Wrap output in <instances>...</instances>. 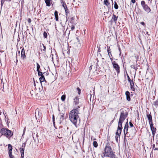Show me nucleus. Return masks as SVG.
<instances>
[{
  "instance_id": "nucleus-1",
  "label": "nucleus",
  "mask_w": 158,
  "mask_h": 158,
  "mask_svg": "<svg viewBox=\"0 0 158 158\" xmlns=\"http://www.w3.org/2000/svg\"><path fill=\"white\" fill-rule=\"evenodd\" d=\"M80 106H77L71 110L69 114V118L71 121L76 127L77 123L78 121L80 122V120L78 115L79 114Z\"/></svg>"
},
{
  "instance_id": "nucleus-2",
  "label": "nucleus",
  "mask_w": 158,
  "mask_h": 158,
  "mask_svg": "<svg viewBox=\"0 0 158 158\" xmlns=\"http://www.w3.org/2000/svg\"><path fill=\"white\" fill-rule=\"evenodd\" d=\"M103 154L104 157H107L110 158H117L115 157L114 152L110 147L108 144H107L104 150Z\"/></svg>"
},
{
  "instance_id": "nucleus-3",
  "label": "nucleus",
  "mask_w": 158,
  "mask_h": 158,
  "mask_svg": "<svg viewBox=\"0 0 158 158\" xmlns=\"http://www.w3.org/2000/svg\"><path fill=\"white\" fill-rule=\"evenodd\" d=\"M0 132L2 135H4L8 138H10L13 135V133L11 131L6 128H2Z\"/></svg>"
},
{
  "instance_id": "nucleus-4",
  "label": "nucleus",
  "mask_w": 158,
  "mask_h": 158,
  "mask_svg": "<svg viewBox=\"0 0 158 158\" xmlns=\"http://www.w3.org/2000/svg\"><path fill=\"white\" fill-rule=\"evenodd\" d=\"M141 5L142 7L143 10L147 13H148L151 11V9L148 6V5L146 4L144 1H142L141 2Z\"/></svg>"
},
{
  "instance_id": "nucleus-5",
  "label": "nucleus",
  "mask_w": 158,
  "mask_h": 158,
  "mask_svg": "<svg viewBox=\"0 0 158 158\" xmlns=\"http://www.w3.org/2000/svg\"><path fill=\"white\" fill-rule=\"evenodd\" d=\"M112 64L114 69L116 71L117 74H119L120 73V66L115 61L112 60Z\"/></svg>"
},
{
  "instance_id": "nucleus-6",
  "label": "nucleus",
  "mask_w": 158,
  "mask_h": 158,
  "mask_svg": "<svg viewBox=\"0 0 158 158\" xmlns=\"http://www.w3.org/2000/svg\"><path fill=\"white\" fill-rule=\"evenodd\" d=\"M128 122H127L125 125L124 128V138L125 139L126 136L129 137L130 136L129 132H128Z\"/></svg>"
},
{
  "instance_id": "nucleus-7",
  "label": "nucleus",
  "mask_w": 158,
  "mask_h": 158,
  "mask_svg": "<svg viewBox=\"0 0 158 158\" xmlns=\"http://www.w3.org/2000/svg\"><path fill=\"white\" fill-rule=\"evenodd\" d=\"M26 143H23L22 145V148H20V153L21 154V156L20 158H24V148L25 146Z\"/></svg>"
},
{
  "instance_id": "nucleus-8",
  "label": "nucleus",
  "mask_w": 158,
  "mask_h": 158,
  "mask_svg": "<svg viewBox=\"0 0 158 158\" xmlns=\"http://www.w3.org/2000/svg\"><path fill=\"white\" fill-rule=\"evenodd\" d=\"M123 122V121L119 120L118 126V127L117 130L116 132V134L118 133V132L119 133H121L122 131V124Z\"/></svg>"
},
{
  "instance_id": "nucleus-9",
  "label": "nucleus",
  "mask_w": 158,
  "mask_h": 158,
  "mask_svg": "<svg viewBox=\"0 0 158 158\" xmlns=\"http://www.w3.org/2000/svg\"><path fill=\"white\" fill-rule=\"evenodd\" d=\"M127 117V116L125 115V112L124 111H122L121 113L119 119V120L122 121H123Z\"/></svg>"
},
{
  "instance_id": "nucleus-10",
  "label": "nucleus",
  "mask_w": 158,
  "mask_h": 158,
  "mask_svg": "<svg viewBox=\"0 0 158 158\" xmlns=\"http://www.w3.org/2000/svg\"><path fill=\"white\" fill-rule=\"evenodd\" d=\"M151 130L152 131V135L153 137H154V135L156 133V128H155L153 126V123L150 124Z\"/></svg>"
},
{
  "instance_id": "nucleus-11",
  "label": "nucleus",
  "mask_w": 158,
  "mask_h": 158,
  "mask_svg": "<svg viewBox=\"0 0 158 158\" xmlns=\"http://www.w3.org/2000/svg\"><path fill=\"white\" fill-rule=\"evenodd\" d=\"M21 57L24 60L26 58V56L25 55V50L24 48H23L21 50Z\"/></svg>"
},
{
  "instance_id": "nucleus-12",
  "label": "nucleus",
  "mask_w": 158,
  "mask_h": 158,
  "mask_svg": "<svg viewBox=\"0 0 158 158\" xmlns=\"http://www.w3.org/2000/svg\"><path fill=\"white\" fill-rule=\"evenodd\" d=\"M129 82L130 83V85H131V89L132 91H135V88H134V83L133 81L132 80Z\"/></svg>"
},
{
  "instance_id": "nucleus-13",
  "label": "nucleus",
  "mask_w": 158,
  "mask_h": 158,
  "mask_svg": "<svg viewBox=\"0 0 158 158\" xmlns=\"http://www.w3.org/2000/svg\"><path fill=\"white\" fill-rule=\"evenodd\" d=\"M130 93L128 91H127L125 92V94L126 96L127 100L128 101H130L131 100V98L130 97Z\"/></svg>"
},
{
  "instance_id": "nucleus-14",
  "label": "nucleus",
  "mask_w": 158,
  "mask_h": 158,
  "mask_svg": "<svg viewBox=\"0 0 158 158\" xmlns=\"http://www.w3.org/2000/svg\"><path fill=\"white\" fill-rule=\"evenodd\" d=\"M147 116L148 119L149 124H151L152 123V117L150 114H147Z\"/></svg>"
},
{
  "instance_id": "nucleus-15",
  "label": "nucleus",
  "mask_w": 158,
  "mask_h": 158,
  "mask_svg": "<svg viewBox=\"0 0 158 158\" xmlns=\"http://www.w3.org/2000/svg\"><path fill=\"white\" fill-rule=\"evenodd\" d=\"M121 133H119V132L116 134V135L115 136V139L117 143H118L119 141V139L120 138V136Z\"/></svg>"
},
{
  "instance_id": "nucleus-16",
  "label": "nucleus",
  "mask_w": 158,
  "mask_h": 158,
  "mask_svg": "<svg viewBox=\"0 0 158 158\" xmlns=\"http://www.w3.org/2000/svg\"><path fill=\"white\" fill-rule=\"evenodd\" d=\"M76 39L77 40V42L75 44V45L78 47H80L81 46V45L79 39L77 37Z\"/></svg>"
},
{
  "instance_id": "nucleus-17",
  "label": "nucleus",
  "mask_w": 158,
  "mask_h": 158,
  "mask_svg": "<svg viewBox=\"0 0 158 158\" xmlns=\"http://www.w3.org/2000/svg\"><path fill=\"white\" fill-rule=\"evenodd\" d=\"M79 102V99L78 98L76 97L74 99V102L75 105H77Z\"/></svg>"
},
{
  "instance_id": "nucleus-18",
  "label": "nucleus",
  "mask_w": 158,
  "mask_h": 158,
  "mask_svg": "<svg viewBox=\"0 0 158 158\" xmlns=\"http://www.w3.org/2000/svg\"><path fill=\"white\" fill-rule=\"evenodd\" d=\"M118 18V16H116L114 14L112 16V20L114 22L116 23L117 22Z\"/></svg>"
},
{
  "instance_id": "nucleus-19",
  "label": "nucleus",
  "mask_w": 158,
  "mask_h": 158,
  "mask_svg": "<svg viewBox=\"0 0 158 158\" xmlns=\"http://www.w3.org/2000/svg\"><path fill=\"white\" fill-rule=\"evenodd\" d=\"M39 79L40 82L41 83V84H42V82H43L45 81L44 76H42Z\"/></svg>"
},
{
  "instance_id": "nucleus-20",
  "label": "nucleus",
  "mask_w": 158,
  "mask_h": 158,
  "mask_svg": "<svg viewBox=\"0 0 158 158\" xmlns=\"http://www.w3.org/2000/svg\"><path fill=\"white\" fill-rule=\"evenodd\" d=\"M54 15L55 18L56 20V21H58V12L57 11H55L54 13Z\"/></svg>"
},
{
  "instance_id": "nucleus-21",
  "label": "nucleus",
  "mask_w": 158,
  "mask_h": 158,
  "mask_svg": "<svg viewBox=\"0 0 158 158\" xmlns=\"http://www.w3.org/2000/svg\"><path fill=\"white\" fill-rule=\"evenodd\" d=\"M58 116L60 117V121L59 122V123L60 124L61 123V121L64 119V115L60 114H59Z\"/></svg>"
},
{
  "instance_id": "nucleus-22",
  "label": "nucleus",
  "mask_w": 158,
  "mask_h": 158,
  "mask_svg": "<svg viewBox=\"0 0 158 158\" xmlns=\"http://www.w3.org/2000/svg\"><path fill=\"white\" fill-rule=\"evenodd\" d=\"M45 2L47 6H51L50 0H45Z\"/></svg>"
},
{
  "instance_id": "nucleus-23",
  "label": "nucleus",
  "mask_w": 158,
  "mask_h": 158,
  "mask_svg": "<svg viewBox=\"0 0 158 158\" xmlns=\"http://www.w3.org/2000/svg\"><path fill=\"white\" fill-rule=\"evenodd\" d=\"M8 152H12V145L10 144L8 145Z\"/></svg>"
},
{
  "instance_id": "nucleus-24",
  "label": "nucleus",
  "mask_w": 158,
  "mask_h": 158,
  "mask_svg": "<svg viewBox=\"0 0 158 158\" xmlns=\"http://www.w3.org/2000/svg\"><path fill=\"white\" fill-rule=\"evenodd\" d=\"M104 4L106 6H108L110 4L109 2L107 0H104Z\"/></svg>"
},
{
  "instance_id": "nucleus-25",
  "label": "nucleus",
  "mask_w": 158,
  "mask_h": 158,
  "mask_svg": "<svg viewBox=\"0 0 158 158\" xmlns=\"http://www.w3.org/2000/svg\"><path fill=\"white\" fill-rule=\"evenodd\" d=\"M8 154L9 155V156L10 158H13L14 156L12 155V152H8Z\"/></svg>"
},
{
  "instance_id": "nucleus-26",
  "label": "nucleus",
  "mask_w": 158,
  "mask_h": 158,
  "mask_svg": "<svg viewBox=\"0 0 158 158\" xmlns=\"http://www.w3.org/2000/svg\"><path fill=\"white\" fill-rule=\"evenodd\" d=\"M131 68L134 69H135L136 71L137 69L138 68L137 66H136L135 65H132L131 66Z\"/></svg>"
},
{
  "instance_id": "nucleus-27",
  "label": "nucleus",
  "mask_w": 158,
  "mask_h": 158,
  "mask_svg": "<svg viewBox=\"0 0 158 158\" xmlns=\"http://www.w3.org/2000/svg\"><path fill=\"white\" fill-rule=\"evenodd\" d=\"M65 98H66L65 95H64L62 96L61 97V100H62V101H64L65 100Z\"/></svg>"
},
{
  "instance_id": "nucleus-28",
  "label": "nucleus",
  "mask_w": 158,
  "mask_h": 158,
  "mask_svg": "<svg viewBox=\"0 0 158 158\" xmlns=\"http://www.w3.org/2000/svg\"><path fill=\"white\" fill-rule=\"evenodd\" d=\"M114 8L116 9H117L118 7V5H117V3L115 2H114Z\"/></svg>"
},
{
  "instance_id": "nucleus-29",
  "label": "nucleus",
  "mask_w": 158,
  "mask_h": 158,
  "mask_svg": "<svg viewBox=\"0 0 158 158\" xmlns=\"http://www.w3.org/2000/svg\"><path fill=\"white\" fill-rule=\"evenodd\" d=\"M93 146L95 148L98 146V143L96 141H94L93 142Z\"/></svg>"
},
{
  "instance_id": "nucleus-30",
  "label": "nucleus",
  "mask_w": 158,
  "mask_h": 158,
  "mask_svg": "<svg viewBox=\"0 0 158 158\" xmlns=\"http://www.w3.org/2000/svg\"><path fill=\"white\" fill-rule=\"evenodd\" d=\"M65 10L66 17V18H67V17L68 16V14L69 13V12L68 9Z\"/></svg>"
},
{
  "instance_id": "nucleus-31",
  "label": "nucleus",
  "mask_w": 158,
  "mask_h": 158,
  "mask_svg": "<svg viewBox=\"0 0 158 158\" xmlns=\"http://www.w3.org/2000/svg\"><path fill=\"white\" fill-rule=\"evenodd\" d=\"M44 37V38H47V34L46 32L44 31L43 33Z\"/></svg>"
},
{
  "instance_id": "nucleus-32",
  "label": "nucleus",
  "mask_w": 158,
  "mask_h": 158,
  "mask_svg": "<svg viewBox=\"0 0 158 158\" xmlns=\"http://www.w3.org/2000/svg\"><path fill=\"white\" fill-rule=\"evenodd\" d=\"M40 65L38 63H37V71H40Z\"/></svg>"
},
{
  "instance_id": "nucleus-33",
  "label": "nucleus",
  "mask_w": 158,
  "mask_h": 158,
  "mask_svg": "<svg viewBox=\"0 0 158 158\" xmlns=\"http://www.w3.org/2000/svg\"><path fill=\"white\" fill-rule=\"evenodd\" d=\"M38 75L39 76H44L42 74V72H40V71H38Z\"/></svg>"
},
{
  "instance_id": "nucleus-34",
  "label": "nucleus",
  "mask_w": 158,
  "mask_h": 158,
  "mask_svg": "<svg viewBox=\"0 0 158 158\" xmlns=\"http://www.w3.org/2000/svg\"><path fill=\"white\" fill-rule=\"evenodd\" d=\"M62 6L63 7L64 10L68 9L66 4H64V5H62Z\"/></svg>"
},
{
  "instance_id": "nucleus-35",
  "label": "nucleus",
  "mask_w": 158,
  "mask_h": 158,
  "mask_svg": "<svg viewBox=\"0 0 158 158\" xmlns=\"http://www.w3.org/2000/svg\"><path fill=\"white\" fill-rule=\"evenodd\" d=\"M154 105L155 106L158 105V100H156L154 102Z\"/></svg>"
},
{
  "instance_id": "nucleus-36",
  "label": "nucleus",
  "mask_w": 158,
  "mask_h": 158,
  "mask_svg": "<svg viewBox=\"0 0 158 158\" xmlns=\"http://www.w3.org/2000/svg\"><path fill=\"white\" fill-rule=\"evenodd\" d=\"M77 90L78 94L80 95L81 94V89L78 87H77Z\"/></svg>"
},
{
  "instance_id": "nucleus-37",
  "label": "nucleus",
  "mask_w": 158,
  "mask_h": 158,
  "mask_svg": "<svg viewBox=\"0 0 158 158\" xmlns=\"http://www.w3.org/2000/svg\"><path fill=\"white\" fill-rule=\"evenodd\" d=\"M110 48H108L107 49V52L108 53L109 55V56H110Z\"/></svg>"
},
{
  "instance_id": "nucleus-38",
  "label": "nucleus",
  "mask_w": 158,
  "mask_h": 158,
  "mask_svg": "<svg viewBox=\"0 0 158 158\" xmlns=\"http://www.w3.org/2000/svg\"><path fill=\"white\" fill-rule=\"evenodd\" d=\"M43 46L44 49H43V51H44V52H45L46 51V46L44 45V44H43Z\"/></svg>"
},
{
  "instance_id": "nucleus-39",
  "label": "nucleus",
  "mask_w": 158,
  "mask_h": 158,
  "mask_svg": "<svg viewBox=\"0 0 158 158\" xmlns=\"http://www.w3.org/2000/svg\"><path fill=\"white\" fill-rule=\"evenodd\" d=\"M61 3L62 4V5H64V4H66V3L64 2L63 0H60Z\"/></svg>"
},
{
  "instance_id": "nucleus-40",
  "label": "nucleus",
  "mask_w": 158,
  "mask_h": 158,
  "mask_svg": "<svg viewBox=\"0 0 158 158\" xmlns=\"http://www.w3.org/2000/svg\"><path fill=\"white\" fill-rule=\"evenodd\" d=\"M127 77L128 80V81H131L132 80H131L130 79V77H129V76H128V75H127Z\"/></svg>"
},
{
  "instance_id": "nucleus-41",
  "label": "nucleus",
  "mask_w": 158,
  "mask_h": 158,
  "mask_svg": "<svg viewBox=\"0 0 158 158\" xmlns=\"http://www.w3.org/2000/svg\"><path fill=\"white\" fill-rule=\"evenodd\" d=\"M129 124L131 127H132L133 126V124L131 122H130Z\"/></svg>"
},
{
  "instance_id": "nucleus-42",
  "label": "nucleus",
  "mask_w": 158,
  "mask_h": 158,
  "mask_svg": "<svg viewBox=\"0 0 158 158\" xmlns=\"http://www.w3.org/2000/svg\"><path fill=\"white\" fill-rule=\"evenodd\" d=\"M156 143H157V142H158V135H157L156 136Z\"/></svg>"
},
{
  "instance_id": "nucleus-43",
  "label": "nucleus",
  "mask_w": 158,
  "mask_h": 158,
  "mask_svg": "<svg viewBox=\"0 0 158 158\" xmlns=\"http://www.w3.org/2000/svg\"><path fill=\"white\" fill-rule=\"evenodd\" d=\"M54 119H55L54 116V115H53V116H52V120H53V123L54 124V123H55Z\"/></svg>"
},
{
  "instance_id": "nucleus-44",
  "label": "nucleus",
  "mask_w": 158,
  "mask_h": 158,
  "mask_svg": "<svg viewBox=\"0 0 158 158\" xmlns=\"http://www.w3.org/2000/svg\"><path fill=\"white\" fill-rule=\"evenodd\" d=\"M75 28V27L73 26H72L71 27V30H73Z\"/></svg>"
},
{
  "instance_id": "nucleus-45",
  "label": "nucleus",
  "mask_w": 158,
  "mask_h": 158,
  "mask_svg": "<svg viewBox=\"0 0 158 158\" xmlns=\"http://www.w3.org/2000/svg\"><path fill=\"white\" fill-rule=\"evenodd\" d=\"M118 50H119V51L120 52V54H121V49H120V47L119 46H118Z\"/></svg>"
},
{
  "instance_id": "nucleus-46",
  "label": "nucleus",
  "mask_w": 158,
  "mask_h": 158,
  "mask_svg": "<svg viewBox=\"0 0 158 158\" xmlns=\"http://www.w3.org/2000/svg\"><path fill=\"white\" fill-rule=\"evenodd\" d=\"M28 23H31V19L30 18H29L28 19Z\"/></svg>"
},
{
  "instance_id": "nucleus-47",
  "label": "nucleus",
  "mask_w": 158,
  "mask_h": 158,
  "mask_svg": "<svg viewBox=\"0 0 158 158\" xmlns=\"http://www.w3.org/2000/svg\"><path fill=\"white\" fill-rule=\"evenodd\" d=\"M135 2V0H131V2L132 3H134Z\"/></svg>"
},
{
  "instance_id": "nucleus-48",
  "label": "nucleus",
  "mask_w": 158,
  "mask_h": 158,
  "mask_svg": "<svg viewBox=\"0 0 158 158\" xmlns=\"http://www.w3.org/2000/svg\"><path fill=\"white\" fill-rule=\"evenodd\" d=\"M143 26H145V24L144 22H142L140 23Z\"/></svg>"
},
{
  "instance_id": "nucleus-49",
  "label": "nucleus",
  "mask_w": 158,
  "mask_h": 158,
  "mask_svg": "<svg viewBox=\"0 0 158 158\" xmlns=\"http://www.w3.org/2000/svg\"><path fill=\"white\" fill-rule=\"evenodd\" d=\"M26 128H24V130H23V135L24 134V133H25V130H26Z\"/></svg>"
},
{
  "instance_id": "nucleus-50",
  "label": "nucleus",
  "mask_w": 158,
  "mask_h": 158,
  "mask_svg": "<svg viewBox=\"0 0 158 158\" xmlns=\"http://www.w3.org/2000/svg\"><path fill=\"white\" fill-rule=\"evenodd\" d=\"M155 150H158V148H156L154 149Z\"/></svg>"
},
{
  "instance_id": "nucleus-51",
  "label": "nucleus",
  "mask_w": 158,
  "mask_h": 158,
  "mask_svg": "<svg viewBox=\"0 0 158 158\" xmlns=\"http://www.w3.org/2000/svg\"><path fill=\"white\" fill-rule=\"evenodd\" d=\"M71 19L72 20H73L74 19V17H72L71 18Z\"/></svg>"
},
{
  "instance_id": "nucleus-52",
  "label": "nucleus",
  "mask_w": 158,
  "mask_h": 158,
  "mask_svg": "<svg viewBox=\"0 0 158 158\" xmlns=\"http://www.w3.org/2000/svg\"><path fill=\"white\" fill-rule=\"evenodd\" d=\"M155 144H153V148H155Z\"/></svg>"
},
{
  "instance_id": "nucleus-53",
  "label": "nucleus",
  "mask_w": 158,
  "mask_h": 158,
  "mask_svg": "<svg viewBox=\"0 0 158 158\" xmlns=\"http://www.w3.org/2000/svg\"><path fill=\"white\" fill-rule=\"evenodd\" d=\"M110 55H111V56H112V55H111V53H110ZM109 57H110V56Z\"/></svg>"
},
{
  "instance_id": "nucleus-54",
  "label": "nucleus",
  "mask_w": 158,
  "mask_h": 158,
  "mask_svg": "<svg viewBox=\"0 0 158 158\" xmlns=\"http://www.w3.org/2000/svg\"><path fill=\"white\" fill-rule=\"evenodd\" d=\"M35 82H34V85L35 86Z\"/></svg>"
},
{
  "instance_id": "nucleus-55",
  "label": "nucleus",
  "mask_w": 158,
  "mask_h": 158,
  "mask_svg": "<svg viewBox=\"0 0 158 158\" xmlns=\"http://www.w3.org/2000/svg\"><path fill=\"white\" fill-rule=\"evenodd\" d=\"M18 53H19V54L20 53V51H19L18 52Z\"/></svg>"
},
{
  "instance_id": "nucleus-56",
  "label": "nucleus",
  "mask_w": 158,
  "mask_h": 158,
  "mask_svg": "<svg viewBox=\"0 0 158 158\" xmlns=\"http://www.w3.org/2000/svg\"><path fill=\"white\" fill-rule=\"evenodd\" d=\"M33 92V90H32V91H31V92Z\"/></svg>"
},
{
  "instance_id": "nucleus-57",
  "label": "nucleus",
  "mask_w": 158,
  "mask_h": 158,
  "mask_svg": "<svg viewBox=\"0 0 158 158\" xmlns=\"http://www.w3.org/2000/svg\"><path fill=\"white\" fill-rule=\"evenodd\" d=\"M31 95H32V96L33 95V94L32 93L31 94Z\"/></svg>"
},
{
  "instance_id": "nucleus-58",
  "label": "nucleus",
  "mask_w": 158,
  "mask_h": 158,
  "mask_svg": "<svg viewBox=\"0 0 158 158\" xmlns=\"http://www.w3.org/2000/svg\"><path fill=\"white\" fill-rule=\"evenodd\" d=\"M148 32H147V34H148Z\"/></svg>"
},
{
  "instance_id": "nucleus-59",
  "label": "nucleus",
  "mask_w": 158,
  "mask_h": 158,
  "mask_svg": "<svg viewBox=\"0 0 158 158\" xmlns=\"http://www.w3.org/2000/svg\"><path fill=\"white\" fill-rule=\"evenodd\" d=\"M134 128L135 129V128L134 127Z\"/></svg>"
},
{
  "instance_id": "nucleus-60",
  "label": "nucleus",
  "mask_w": 158,
  "mask_h": 158,
  "mask_svg": "<svg viewBox=\"0 0 158 158\" xmlns=\"http://www.w3.org/2000/svg\"><path fill=\"white\" fill-rule=\"evenodd\" d=\"M148 1H150V0H148Z\"/></svg>"
}]
</instances>
